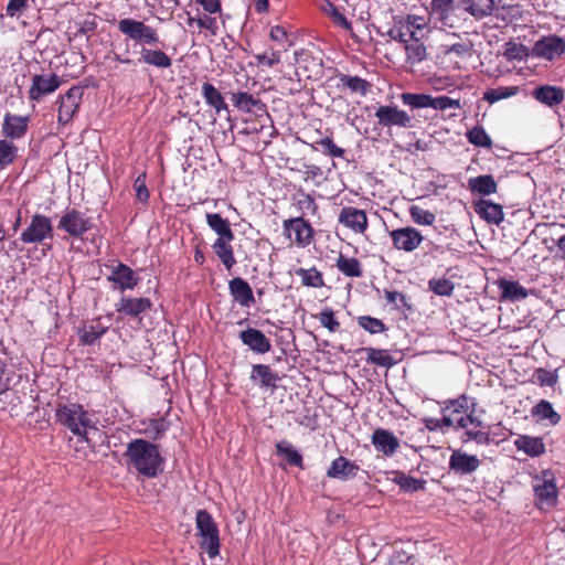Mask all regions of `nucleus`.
<instances>
[{
  "instance_id": "393cba45",
  "label": "nucleus",
  "mask_w": 565,
  "mask_h": 565,
  "mask_svg": "<svg viewBox=\"0 0 565 565\" xmlns=\"http://www.w3.org/2000/svg\"><path fill=\"white\" fill-rule=\"evenodd\" d=\"M250 380L259 385L260 388H270L275 391L280 376L274 372L269 365L254 364L252 366Z\"/></svg>"
},
{
  "instance_id": "f3484780",
  "label": "nucleus",
  "mask_w": 565,
  "mask_h": 565,
  "mask_svg": "<svg viewBox=\"0 0 565 565\" xmlns=\"http://www.w3.org/2000/svg\"><path fill=\"white\" fill-rule=\"evenodd\" d=\"M107 280L111 281L115 288L124 292L125 290L134 289L138 285L139 277L128 265L118 263L111 267V273Z\"/></svg>"
},
{
  "instance_id": "20e7f679",
  "label": "nucleus",
  "mask_w": 565,
  "mask_h": 565,
  "mask_svg": "<svg viewBox=\"0 0 565 565\" xmlns=\"http://www.w3.org/2000/svg\"><path fill=\"white\" fill-rule=\"evenodd\" d=\"M401 99L404 105L413 109L430 107L437 110H446L460 108L459 99H454L448 96L433 97L427 94L403 93Z\"/></svg>"
},
{
  "instance_id": "ddd939ff",
  "label": "nucleus",
  "mask_w": 565,
  "mask_h": 565,
  "mask_svg": "<svg viewBox=\"0 0 565 565\" xmlns=\"http://www.w3.org/2000/svg\"><path fill=\"white\" fill-rule=\"evenodd\" d=\"M390 236L396 249L407 253L415 250L424 239L422 234L411 226L393 230Z\"/></svg>"
},
{
  "instance_id": "f704fd0d",
  "label": "nucleus",
  "mask_w": 565,
  "mask_h": 565,
  "mask_svg": "<svg viewBox=\"0 0 565 565\" xmlns=\"http://www.w3.org/2000/svg\"><path fill=\"white\" fill-rule=\"evenodd\" d=\"M206 223L218 235L216 239H234L228 220L223 218L218 213H207Z\"/></svg>"
},
{
  "instance_id": "7ed1b4c3",
  "label": "nucleus",
  "mask_w": 565,
  "mask_h": 565,
  "mask_svg": "<svg viewBox=\"0 0 565 565\" xmlns=\"http://www.w3.org/2000/svg\"><path fill=\"white\" fill-rule=\"evenodd\" d=\"M195 523L202 537L201 548L206 551L210 558H214L220 553V537L216 523L206 510H199L196 512Z\"/></svg>"
},
{
  "instance_id": "c756f323",
  "label": "nucleus",
  "mask_w": 565,
  "mask_h": 565,
  "mask_svg": "<svg viewBox=\"0 0 565 565\" xmlns=\"http://www.w3.org/2000/svg\"><path fill=\"white\" fill-rule=\"evenodd\" d=\"M139 61L158 68H169L172 65V58L166 52L146 46H142L140 51Z\"/></svg>"
},
{
  "instance_id": "ea45409f",
  "label": "nucleus",
  "mask_w": 565,
  "mask_h": 565,
  "mask_svg": "<svg viewBox=\"0 0 565 565\" xmlns=\"http://www.w3.org/2000/svg\"><path fill=\"white\" fill-rule=\"evenodd\" d=\"M337 267L347 277H361L362 276L361 263L355 257L349 258V257H345L344 255L340 254L337 259Z\"/></svg>"
},
{
  "instance_id": "c85d7f7f",
  "label": "nucleus",
  "mask_w": 565,
  "mask_h": 565,
  "mask_svg": "<svg viewBox=\"0 0 565 565\" xmlns=\"http://www.w3.org/2000/svg\"><path fill=\"white\" fill-rule=\"evenodd\" d=\"M533 97L550 107L561 104L564 98V90L557 86L543 85L533 90Z\"/></svg>"
},
{
  "instance_id": "052dcab7",
  "label": "nucleus",
  "mask_w": 565,
  "mask_h": 565,
  "mask_svg": "<svg viewBox=\"0 0 565 565\" xmlns=\"http://www.w3.org/2000/svg\"><path fill=\"white\" fill-rule=\"evenodd\" d=\"M17 151L12 143H0V167L12 163L17 157Z\"/></svg>"
},
{
  "instance_id": "de8ad7c7",
  "label": "nucleus",
  "mask_w": 565,
  "mask_h": 565,
  "mask_svg": "<svg viewBox=\"0 0 565 565\" xmlns=\"http://www.w3.org/2000/svg\"><path fill=\"white\" fill-rule=\"evenodd\" d=\"M443 53L445 55L455 54L459 57L471 55L472 43L469 40L459 41L452 44H443Z\"/></svg>"
},
{
  "instance_id": "5fc2aeb1",
  "label": "nucleus",
  "mask_w": 565,
  "mask_h": 565,
  "mask_svg": "<svg viewBox=\"0 0 565 565\" xmlns=\"http://www.w3.org/2000/svg\"><path fill=\"white\" fill-rule=\"evenodd\" d=\"M319 322L327 328L330 332H335L340 328V322L334 317V311L331 308H324L318 315Z\"/></svg>"
},
{
  "instance_id": "6e6552de",
  "label": "nucleus",
  "mask_w": 565,
  "mask_h": 565,
  "mask_svg": "<svg viewBox=\"0 0 565 565\" xmlns=\"http://www.w3.org/2000/svg\"><path fill=\"white\" fill-rule=\"evenodd\" d=\"M57 227L73 237H82L92 228V220L78 210H67L60 218Z\"/></svg>"
},
{
  "instance_id": "8fccbe9b",
  "label": "nucleus",
  "mask_w": 565,
  "mask_h": 565,
  "mask_svg": "<svg viewBox=\"0 0 565 565\" xmlns=\"http://www.w3.org/2000/svg\"><path fill=\"white\" fill-rule=\"evenodd\" d=\"M367 353V361L372 364H376L384 367H391L394 364V360L390 354H386L384 350L367 348L364 349Z\"/></svg>"
},
{
  "instance_id": "7c9ffc66",
  "label": "nucleus",
  "mask_w": 565,
  "mask_h": 565,
  "mask_svg": "<svg viewBox=\"0 0 565 565\" xmlns=\"http://www.w3.org/2000/svg\"><path fill=\"white\" fill-rule=\"evenodd\" d=\"M28 128V117L7 115L3 122V132L6 137L20 139Z\"/></svg>"
},
{
  "instance_id": "412c9836",
  "label": "nucleus",
  "mask_w": 565,
  "mask_h": 565,
  "mask_svg": "<svg viewBox=\"0 0 565 565\" xmlns=\"http://www.w3.org/2000/svg\"><path fill=\"white\" fill-rule=\"evenodd\" d=\"M285 232L295 233V242L300 246H307L313 238V228L303 217L285 220L282 223Z\"/></svg>"
},
{
  "instance_id": "2eb2a0df",
  "label": "nucleus",
  "mask_w": 565,
  "mask_h": 565,
  "mask_svg": "<svg viewBox=\"0 0 565 565\" xmlns=\"http://www.w3.org/2000/svg\"><path fill=\"white\" fill-rule=\"evenodd\" d=\"M83 97V89L78 86L71 87L60 97L58 122L67 124L77 111Z\"/></svg>"
},
{
  "instance_id": "a211bd4d",
  "label": "nucleus",
  "mask_w": 565,
  "mask_h": 565,
  "mask_svg": "<svg viewBox=\"0 0 565 565\" xmlns=\"http://www.w3.org/2000/svg\"><path fill=\"white\" fill-rule=\"evenodd\" d=\"M460 3L463 11L476 20H482L490 15L504 20L500 13V9L495 7L494 0H460Z\"/></svg>"
},
{
  "instance_id": "bf43d9fd",
  "label": "nucleus",
  "mask_w": 565,
  "mask_h": 565,
  "mask_svg": "<svg viewBox=\"0 0 565 565\" xmlns=\"http://www.w3.org/2000/svg\"><path fill=\"white\" fill-rule=\"evenodd\" d=\"M297 206L303 213L310 212L311 214H316L317 205L315 203L313 198L305 192H300L297 198Z\"/></svg>"
},
{
  "instance_id": "338daca9",
  "label": "nucleus",
  "mask_w": 565,
  "mask_h": 565,
  "mask_svg": "<svg viewBox=\"0 0 565 565\" xmlns=\"http://www.w3.org/2000/svg\"><path fill=\"white\" fill-rule=\"evenodd\" d=\"M465 436L467 440H473L479 445H489L491 441L490 434L483 430L466 429Z\"/></svg>"
},
{
  "instance_id": "4d7b16f0",
  "label": "nucleus",
  "mask_w": 565,
  "mask_h": 565,
  "mask_svg": "<svg viewBox=\"0 0 565 565\" xmlns=\"http://www.w3.org/2000/svg\"><path fill=\"white\" fill-rule=\"evenodd\" d=\"M526 47L523 44L508 42L504 51V56L508 60H523L526 56Z\"/></svg>"
},
{
  "instance_id": "bb28decb",
  "label": "nucleus",
  "mask_w": 565,
  "mask_h": 565,
  "mask_svg": "<svg viewBox=\"0 0 565 565\" xmlns=\"http://www.w3.org/2000/svg\"><path fill=\"white\" fill-rule=\"evenodd\" d=\"M372 444L376 450L385 456L394 455L399 447V441L394 434L383 428H377L373 431Z\"/></svg>"
},
{
  "instance_id": "864d4df0",
  "label": "nucleus",
  "mask_w": 565,
  "mask_h": 565,
  "mask_svg": "<svg viewBox=\"0 0 565 565\" xmlns=\"http://www.w3.org/2000/svg\"><path fill=\"white\" fill-rule=\"evenodd\" d=\"M396 482L405 492H416L418 490H423L425 487L424 480L416 479L405 475H402L398 478H396Z\"/></svg>"
},
{
  "instance_id": "72a5a7b5",
  "label": "nucleus",
  "mask_w": 565,
  "mask_h": 565,
  "mask_svg": "<svg viewBox=\"0 0 565 565\" xmlns=\"http://www.w3.org/2000/svg\"><path fill=\"white\" fill-rule=\"evenodd\" d=\"M469 189L481 195H490L497 192L498 185L491 174H482L468 180Z\"/></svg>"
},
{
  "instance_id": "4c0bfd02",
  "label": "nucleus",
  "mask_w": 565,
  "mask_h": 565,
  "mask_svg": "<svg viewBox=\"0 0 565 565\" xmlns=\"http://www.w3.org/2000/svg\"><path fill=\"white\" fill-rule=\"evenodd\" d=\"M531 414L540 420L547 419L552 426H555L561 422V415L555 412L552 404L545 399H541L536 405H534L531 409Z\"/></svg>"
},
{
  "instance_id": "423d86ee",
  "label": "nucleus",
  "mask_w": 565,
  "mask_h": 565,
  "mask_svg": "<svg viewBox=\"0 0 565 565\" xmlns=\"http://www.w3.org/2000/svg\"><path fill=\"white\" fill-rule=\"evenodd\" d=\"M460 6L461 3L455 0H431L429 7L430 18L443 26L457 28L462 20Z\"/></svg>"
},
{
  "instance_id": "9b49d317",
  "label": "nucleus",
  "mask_w": 565,
  "mask_h": 565,
  "mask_svg": "<svg viewBox=\"0 0 565 565\" xmlns=\"http://www.w3.org/2000/svg\"><path fill=\"white\" fill-rule=\"evenodd\" d=\"M377 121L383 127L397 126L402 128L413 127L412 117L404 110L394 106H380L375 111Z\"/></svg>"
},
{
  "instance_id": "f257e3e1",
  "label": "nucleus",
  "mask_w": 565,
  "mask_h": 565,
  "mask_svg": "<svg viewBox=\"0 0 565 565\" xmlns=\"http://www.w3.org/2000/svg\"><path fill=\"white\" fill-rule=\"evenodd\" d=\"M124 456L127 466L146 478H154L162 471L163 458L158 446L146 439L131 440Z\"/></svg>"
},
{
  "instance_id": "1a4fd4ad",
  "label": "nucleus",
  "mask_w": 565,
  "mask_h": 565,
  "mask_svg": "<svg viewBox=\"0 0 565 565\" xmlns=\"http://www.w3.org/2000/svg\"><path fill=\"white\" fill-rule=\"evenodd\" d=\"M47 237H53V226L51 218L42 214H35L30 225L21 233V241L28 244L40 243Z\"/></svg>"
},
{
  "instance_id": "c9c22d12",
  "label": "nucleus",
  "mask_w": 565,
  "mask_h": 565,
  "mask_svg": "<svg viewBox=\"0 0 565 565\" xmlns=\"http://www.w3.org/2000/svg\"><path fill=\"white\" fill-rule=\"evenodd\" d=\"M232 241L233 239L227 238L215 239V242L212 245L214 253L221 259V262L223 263L227 270H231L232 267L236 264L233 247L231 245Z\"/></svg>"
},
{
  "instance_id": "dca6fc26",
  "label": "nucleus",
  "mask_w": 565,
  "mask_h": 565,
  "mask_svg": "<svg viewBox=\"0 0 565 565\" xmlns=\"http://www.w3.org/2000/svg\"><path fill=\"white\" fill-rule=\"evenodd\" d=\"M565 52V40L557 35H548L540 39L533 46V54L553 61Z\"/></svg>"
},
{
  "instance_id": "13d9d810",
  "label": "nucleus",
  "mask_w": 565,
  "mask_h": 565,
  "mask_svg": "<svg viewBox=\"0 0 565 565\" xmlns=\"http://www.w3.org/2000/svg\"><path fill=\"white\" fill-rule=\"evenodd\" d=\"M385 299L388 303L394 305L395 309H402V308H411V306L407 303L406 296L399 291L396 290H385L384 291Z\"/></svg>"
},
{
  "instance_id": "c03bdc74",
  "label": "nucleus",
  "mask_w": 565,
  "mask_h": 565,
  "mask_svg": "<svg viewBox=\"0 0 565 565\" xmlns=\"http://www.w3.org/2000/svg\"><path fill=\"white\" fill-rule=\"evenodd\" d=\"M296 274L301 277V282L305 286L313 288L324 286L322 274L316 267L309 269L299 268Z\"/></svg>"
},
{
  "instance_id": "49530a36",
  "label": "nucleus",
  "mask_w": 565,
  "mask_h": 565,
  "mask_svg": "<svg viewBox=\"0 0 565 565\" xmlns=\"http://www.w3.org/2000/svg\"><path fill=\"white\" fill-rule=\"evenodd\" d=\"M430 291L438 296L450 297L455 289V284L448 278H433L428 281Z\"/></svg>"
},
{
  "instance_id": "473e14b6",
  "label": "nucleus",
  "mask_w": 565,
  "mask_h": 565,
  "mask_svg": "<svg viewBox=\"0 0 565 565\" xmlns=\"http://www.w3.org/2000/svg\"><path fill=\"white\" fill-rule=\"evenodd\" d=\"M514 445L518 450L524 451L531 457H537L545 452V445L541 437L520 436Z\"/></svg>"
},
{
  "instance_id": "9d476101",
  "label": "nucleus",
  "mask_w": 565,
  "mask_h": 565,
  "mask_svg": "<svg viewBox=\"0 0 565 565\" xmlns=\"http://www.w3.org/2000/svg\"><path fill=\"white\" fill-rule=\"evenodd\" d=\"M61 78L52 74H36L32 77V85L29 89V98L39 102L42 97L54 93L61 85Z\"/></svg>"
},
{
  "instance_id": "6ab92c4d",
  "label": "nucleus",
  "mask_w": 565,
  "mask_h": 565,
  "mask_svg": "<svg viewBox=\"0 0 565 565\" xmlns=\"http://www.w3.org/2000/svg\"><path fill=\"white\" fill-rule=\"evenodd\" d=\"M339 223L354 233L363 234L367 228V216L363 210L344 206L339 214Z\"/></svg>"
},
{
  "instance_id": "6e6d98bb",
  "label": "nucleus",
  "mask_w": 565,
  "mask_h": 565,
  "mask_svg": "<svg viewBox=\"0 0 565 565\" xmlns=\"http://www.w3.org/2000/svg\"><path fill=\"white\" fill-rule=\"evenodd\" d=\"M534 377L541 386H554L558 381V375L556 372H552L542 367L535 371Z\"/></svg>"
},
{
  "instance_id": "4468645a",
  "label": "nucleus",
  "mask_w": 565,
  "mask_h": 565,
  "mask_svg": "<svg viewBox=\"0 0 565 565\" xmlns=\"http://www.w3.org/2000/svg\"><path fill=\"white\" fill-rule=\"evenodd\" d=\"M449 470L458 476H468L478 470L481 460L476 455H469L460 449L452 450L449 458Z\"/></svg>"
},
{
  "instance_id": "0eeeda50",
  "label": "nucleus",
  "mask_w": 565,
  "mask_h": 565,
  "mask_svg": "<svg viewBox=\"0 0 565 565\" xmlns=\"http://www.w3.org/2000/svg\"><path fill=\"white\" fill-rule=\"evenodd\" d=\"M233 106L241 113L256 117L268 116L267 106L262 100L259 93L252 94L246 90L232 92L230 94Z\"/></svg>"
},
{
  "instance_id": "79ce46f5",
  "label": "nucleus",
  "mask_w": 565,
  "mask_h": 565,
  "mask_svg": "<svg viewBox=\"0 0 565 565\" xmlns=\"http://www.w3.org/2000/svg\"><path fill=\"white\" fill-rule=\"evenodd\" d=\"M406 52V62L415 65L427 58V49L423 42H407L404 46Z\"/></svg>"
},
{
  "instance_id": "58836bf2",
  "label": "nucleus",
  "mask_w": 565,
  "mask_h": 565,
  "mask_svg": "<svg viewBox=\"0 0 565 565\" xmlns=\"http://www.w3.org/2000/svg\"><path fill=\"white\" fill-rule=\"evenodd\" d=\"M276 455L284 457L290 466L303 469L302 456L287 440L276 444Z\"/></svg>"
},
{
  "instance_id": "0e129e2a",
  "label": "nucleus",
  "mask_w": 565,
  "mask_h": 565,
  "mask_svg": "<svg viewBox=\"0 0 565 565\" xmlns=\"http://www.w3.org/2000/svg\"><path fill=\"white\" fill-rule=\"evenodd\" d=\"M29 0H9L6 13L10 18H19L28 8Z\"/></svg>"
},
{
  "instance_id": "aec40b11",
  "label": "nucleus",
  "mask_w": 565,
  "mask_h": 565,
  "mask_svg": "<svg viewBox=\"0 0 565 565\" xmlns=\"http://www.w3.org/2000/svg\"><path fill=\"white\" fill-rule=\"evenodd\" d=\"M244 345L257 354H265L270 351V340L258 329L247 328L238 335Z\"/></svg>"
},
{
  "instance_id": "37998d69",
  "label": "nucleus",
  "mask_w": 565,
  "mask_h": 565,
  "mask_svg": "<svg viewBox=\"0 0 565 565\" xmlns=\"http://www.w3.org/2000/svg\"><path fill=\"white\" fill-rule=\"evenodd\" d=\"M335 0H327L321 6V10L329 15L332 21L345 30H351V22L344 17V14L340 11L338 6L334 3Z\"/></svg>"
},
{
  "instance_id": "774afa93",
  "label": "nucleus",
  "mask_w": 565,
  "mask_h": 565,
  "mask_svg": "<svg viewBox=\"0 0 565 565\" xmlns=\"http://www.w3.org/2000/svg\"><path fill=\"white\" fill-rule=\"evenodd\" d=\"M402 23L405 26H409V31L411 30L424 31V29L426 28V22H425L424 18H422L419 15H414V14L407 15L405 21Z\"/></svg>"
},
{
  "instance_id": "3c124183",
  "label": "nucleus",
  "mask_w": 565,
  "mask_h": 565,
  "mask_svg": "<svg viewBox=\"0 0 565 565\" xmlns=\"http://www.w3.org/2000/svg\"><path fill=\"white\" fill-rule=\"evenodd\" d=\"M468 408V397L466 395H461L456 399H449L445 402V407H443V413L452 414V417H457L456 415L463 414Z\"/></svg>"
},
{
  "instance_id": "39448f33",
  "label": "nucleus",
  "mask_w": 565,
  "mask_h": 565,
  "mask_svg": "<svg viewBox=\"0 0 565 565\" xmlns=\"http://www.w3.org/2000/svg\"><path fill=\"white\" fill-rule=\"evenodd\" d=\"M118 30L128 39L145 45H157L159 34L156 29L142 21L134 19H121L118 22Z\"/></svg>"
},
{
  "instance_id": "5701e85b",
  "label": "nucleus",
  "mask_w": 565,
  "mask_h": 565,
  "mask_svg": "<svg viewBox=\"0 0 565 565\" xmlns=\"http://www.w3.org/2000/svg\"><path fill=\"white\" fill-rule=\"evenodd\" d=\"M152 302L149 298L121 297L116 303V311L120 315L137 318L149 310Z\"/></svg>"
},
{
  "instance_id": "cd10ccee",
  "label": "nucleus",
  "mask_w": 565,
  "mask_h": 565,
  "mask_svg": "<svg viewBox=\"0 0 565 565\" xmlns=\"http://www.w3.org/2000/svg\"><path fill=\"white\" fill-rule=\"evenodd\" d=\"M201 90L205 103L212 107L217 115H221L222 113L230 114L228 106L225 103L224 97L213 84L204 82Z\"/></svg>"
},
{
  "instance_id": "4be33fe9",
  "label": "nucleus",
  "mask_w": 565,
  "mask_h": 565,
  "mask_svg": "<svg viewBox=\"0 0 565 565\" xmlns=\"http://www.w3.org/2000/svg\"><path fill=\"white\" fill-rule=\"evenodd\" d=\"M230 295L234 302H237L241 307L249 308L255 303L253 289L249 284L241 278L235 277L228 281Z\"/></svg>"
},
{
  "instance_id": "e433bc0d",
  "label": "nucleus",
  "mask_w": 565,
  "mask_h": 565,
  "mask_svg": "<svg viewBox=\"0 0 565 565\" xmlns=\"http://www.w3.org/2000/svg\"><path fill=\"white\" fill-rule=\"evenodd\" d=\"M339 87L348 88L351 93H358L365 96L371 88V84L359 76H351L348 74H340L338 76Z\"/></svg>"
},
{
  "instance_id": "b1692460",
  "label": "nucleus",
  "mask_w": 565,
  "mask_h": 565,
  "mask_svg": "<svg viewBox=\"0 0 565 565\" xmlns=\"http://www.w3.org/2000/svg\"><path fill=\"white\" fill-rule=\"evenodd\" d=\"M360 467L343 456H339L327 470V477L332 479L349 480L354 478Z\"/></svg>"
},
{
  "instance_id": "f8f14e48",
  "label": "nucleus",
  "mask_w": 565,
  "mask_h": 565,
  "mask_svg": "<svg viewBox=\"0 0 565 565\" xmlns=\"http://www.w3.org/2000/svg\"><path fill=\"white\" fill-rule=\"evenodd\" d=\"M542 479L534 484V493L537 504L552 507L557 501V487L554 482V475L550 470L542 472Z\"/></svg>"
},
{
  "instance_id": "e2e57ef3",
  "label": "nucleus",
  "mask_w": 565,
  "mask_h": 565,
  "mask_svg": "<svg viewBox=\"0 0 565 565\" xmlns=\"http://www.w3.org/2000/svg\"><path fill=\"white\" fill-rule=\"evenodd\" d=\"M137 199L145 203L149 199V191L146 185V172L140 173L134 182Z\"/></svg>"
},
{
  "instance_id": "a19ab883",
  "label": "nucleus",
  "mask_w": 565,
  "mask_h": 565,
  "mask_svg": "<svg viewBox=\"0 0 565 565\" xmlns=\"http://www.w3.org/2000/svg\"><path fill=\"white\" fill-rule=\"evenodd\" d=\"M107 331V327H103L99 322L85 326L79 332V341L85 345L94 344Z\"/></svg>"
},
{
  "instance_id": "a878e982",
  "label": "nucleus",
  "mask_w": 565,
  "mask_h": 565,
  "mask_svg": "<svg viewBox=\"0 0 565 565\" xmlns=\"http://www.w3.org/2000/svg\"><path fill=\"white\" fill-rule=\"evenodd\" d=\"M475 212L487 223L499 225L504 218L502 205L489 200H479L475 203Z\"/></svg>"
},
{
  "instance_id": "680f3d73",
  "label": "nucleus",
  "mask_w": 565,
  "mask_h": 565,
  "mask_svg": "<svg viewBox=\"0 0 565 565\" xmlns=\"http://www.w3.org/2000/svg\"><path fill=\"white\" fill-rule=\"evenodd\" d=\"M408 32V29L407 26H405L402 22L397 25L395 24L393 28H391L388 31H387V36H390V39L394 40V41H398L401 43L404 44V46L406 45L408 41V35H411V33H407Z\"/></svg>"
},
{
  "instance_id": "f03ea898",
  "label": "nucleus",
  "mask_w": 565,
  "mask_h": 565,
  "mask_svg": "<svg viewBox=\"0 0 565 565\" xmlns=\"http://www.w3.org/2000/svg\"><path fill=\"white\" fill-rule=\"evenodd\" d=\"M55 415L58 423L88 441L86 430L93 427V420L82 405L76 403L60 405Z\"/></svg>"
},
{
  "instance_id": "603ef678",
  "label": "nucleus",
  "mask_w": 565,
  "mask_h": 565,
  "mask_svg": "<svg viewBox=\"0 0 565 565\" xmlns=\"http://www.w3.org/2000/svg\"><path fill=\"white\" fill-rule=\"evenodd\" d=\"M409 214L412 220L419 225H431L436 218L434 213L424 210L418 205H412L409 207Z\"/></svg>"
},
{
  "instance_id": "a18cd8bd",
  "label": "nucleus",
  "mask_w": 565,
  "mask_h": 565,
  "mask_svg": "<svg viewBox=\"0 0 565 565\" xmlns=\"http://www.w3.org/2000/svg\"><path fill=\"white\" fill-rule=\"evenodd\" d=\"M518 92L519 88L516 86L490 88L484 92L483 99L493 104L501 99L512 97L516 95Z\"/></svg>"
},
{
  "instance_id": "69168bd1",
  "label": "nucleus",
  "mask_w": 565,
  "mask_h": 565,
  "mask_svg": "<svg viewBox=\"0 0 565 565\" xmlns=\"http://www.w3.org/2000/svg\"><path fill=\"white\" fill-rule=\"evenodd\" d=\"M443 418H430L427 420V428L435 429V428H444V427H451L455 425L456 417H452V414L443 413Z\"/></svg>"
},
{
  "instance_id": "2f4dec72",
  "label": "nucleus",
  "mask_w": 565,
  "mask_h": 565,
  "mask_svg": "<svg viewBox=\"0 0 565 565\" xmlns=\"http://www.w3.org/2000/svg\"><path fill=\"white\" fill-rule=\"evenodd\" d=\"M497 284L501 291V299L516 301L520 299H525L529 295L527 290L518 281L500 278Z\"/></svg>"
},
{
  "instance_id": "09e8293b",
  "label": "nucleus",
  "mask_w": 565,
  "mask_h": 565,
  "mask_svg": "<svg viewBox=\"0 0 565 565\" xmlns=\"http://www.w3.org/2000/svg\"><path fill=\"white\" fill-rule=\"evenodd\" d=\"M358 324L371 334L381 333L387 329L382 320L371 316L358 317Z\"/></svg>"
}]
</instances>
